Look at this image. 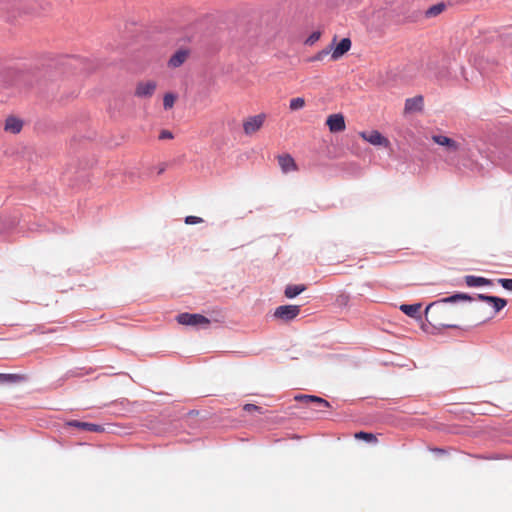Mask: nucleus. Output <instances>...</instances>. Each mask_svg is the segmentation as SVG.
<instances>
[{
  "label": "nucleus",
  "instance_id": "1",
  "mask_svg": "<svg viewBox=\"0 0 512 512\" xmlns=\"http://www.w3.org/2000/svg\"><path fill=\"white\" fill-rule=\"evenodd\" d=\"M183 24L177 27H170L163 30L157 28L153 32H251V28H240L237 22L235 13L232 12H216L207 13L203 15H196L194 12H189L186 19L183 20ZM131 26H137L136 21H125L124 30L120 27L117 32H134L129 28ZM135 32H150L149 30H135Z\"/></svg>",
  "mask_w": 512,
  "mask_h": 512
},
{
  "label": "nucleus",
  "instance_id": "2",
  "mask_svg": "<svg viewBox=\"0 0 512 512\" xmlns=\"http://www.w3.org/2000/svg\"><path fill=\"white\" fill-rule=\"evenodd\" d=\"M458 300L471 301V300H473V298L471 296H469L468 294L459 293V294H455L450 297L444 298L438 302L431 303L430 305L427 306V308L425 310V315H426L427 320L433 325H442V326L450 327L451 326L450 324L440 322L439 319L437 318L436 314L438 313V310L440 309V305L442 303H448V302L454 303V302H457Z\"/></svg>",
  "mask_w": 512,
  "mask_h": 512
},
{
  "label": "nucleus",
  "instance_id": "3",
  "mask_svg": "<svg viewBox=\"0 0 512 512\" xmlns=\"http://www.w3.org/2000/svg\"><path fill=\"white\" fill-rule=\"evenodd\" d=\"M295 400L307 404L317 412H322L330 407V403L318 396L313 395H297Z\"/></svg>",
  "mask_w": 512,
  "mask_h": 512
},
{
  "label": "nucleus",
  "instance_id": "4",
  "mask_svg": "<svg viewBox=\"0 0 512 512\" xmlns=\"http://www.w3.org/2000/svg\"><path fill=\"white\" fill-rule=\"evenodd\" d=\"M176 319L181 325L208 326L210 324V320L201 314L181 313Z\"/></svg>",
  "mask_w": 512,
  "mask_h": 512
},
{
  "label": "nucleus",
  "instance_id": "5",
  "mask_svg": "<svg viewBox=\"0 0 512 512\" xmlns=\"http://www.w3.org/2000/svg\"><path fill=\"white\" fill-rule=\"evenodd\" d=\"M300 313V306L298 305H282L275 309L274 317L288 322L296 318Z\"/></svg>",
  "mask_w": 512,
  "mask_h": 512
},
{
  "label": "nucleus",
  "instance_id": "6",
  "mask_svg": "<svg viewBox=\"0 0 512 512\" xmlns=\"http://www.w3.org/2000/svg\"><path fill=\"white\" fill-rule=\"evenodd\" d=\"M336 40L337 38L334 37L328 47L331 52V58L333 60H338L351 48V40L349 38H343L339 43H336Z\"/></svg>",
  "mask_w": 512,
  "mask_h": 512
},
{
  "label": "nucleus",
  "instance_id": "7",
  "mask_svg": "<svg viewBox=\"0 0 512 512\" xmlns=\"http://www.w3.org/2000/svg\"><path fill=\"white\" fill-rule=\"evenodd\" d=\"M265 118V114H258L245 119L243 122V130L245 134L251 135L260 130L264 124Z\"/></svg>",
  "mask_w": 512,
  "mask_h": 512
},
{
  "label": "nucleus",
  "instance_id": "8",
  "mask_svg": "<svg viewBox=\"0 0 512 512\" xmlns=\"http://www.w3.org/2000/svg\"><path fill=\"white\" fill-rule=\"evenodd\" d=\"M359 136L375 146H383L385 148L390 146V141L377 130H373L371 132H360Z\"/></svg>",
  "mask_w": 512,
  "mask_h": 512
},
{
  "label": "nucleus",
  "instance_id": "9",
  "mask_svg": "<svg viewBox=\"0 0 512 512\" xmlns=\"http://www.w3.org/2000/svg\"><path fill=\"white\" fill-rule=\"evenodd\" d=\"M157 88V83L154 80L140 81L135 87V96L139 98H150L153 96Z\"/></svg>",
  "mask_w": 512,
  "mask_h": 512
},
{
  "label": "nucleus",
  "instance_id": "10",
  "mask_svg": "<svg viewBox=\"0 0 512 512\" xmlns=\"http://www.w3.org/2000/svg\"><path fill=\"white\" fill-rule=\"evenodd\" d=\"M326 125L331 133L342 132L346 129L345 117L341 113L331 114L326 119Z\"/></svg>",
  "mask_w": 512,
  "mask_h": 512
},
{
  "label": "nucleus",
  "instance_id": "11",
  "mask_svg": "<svg viewBox=\"0 0 512 512\" xmlns=\"http://www.w3.org/2000/svg\"><path fill=\"white\" fill-rule=\"evenodd\" d=\"M432 140L434 143L445 147L448 153H457L460 149V144L457 141L444 135H433Z\"/></svg>",
  "mask_w": 512,
  "mask_h": 512
},
{
  "label": "nucleus",
  "instance_id": "12",
  "mask_svg": "<svg viewBox=\"0 0 512 512\" xmlns=\"http://www.w3.org/2000/svg\"><path fill=\"white\" fill-rule=\"evenodd\" d=\"M477 298L481 301L492 303L495 309V312H499L507 305V301L503 298H499L496 296H488L484 294H478Z\"/></svg>",
  "mask_w": 512,
  "mask_h": 512
},
{
  "label": "nucleus",
  "instance_id": "13",
  "mask_svg": "<svg viewBox=\"0 0 512 512\" xmlns=\"http://www.w3.org/2000/svg\"><path fill=\"white\" fill-rule=\"evenodd\" d=\"M189 51L185 49H180L175 52L171 58L169 59L168 65L172 68H177L181 66L188 58Z\"/></svg>",
  "mask_w": 512,
  "mask_h": 512
},
{
  "label": "nucleus",
  "instance_id": "14",
  "mask_svg": "<svg viewBox=\"0 0 512 512\" xmlns=\"http://www.w3.org/2000/svg\"><path fill=\"white\" fill-rule=\"evenodd\" d=\"M278 163L282 171L285 173L297 170V165L294 159L288 154L279 156Z\"/></svg>",
  "mask_w": 512,
  "mask_h": 512
},
{
  "label": "nucleus",
  "instance_id": "15",
  "mask_svg": "<svg viewBox=\"0 0 512 512\" xmlns=\"http://www.w3.org/2000/svg\"><path fill=\"white\" fill-rule=\"evenodd\" d=\"M423 107V97L422 96H415L413 98H408L405 101V112H414V111H420Z\"/></svg>",
  "mask_w": 512,
  "mask_h": 512
},
{
  "label": "nucleus",
  "instance_id": "16",
  "mask_svg": "<svg viewBox=\"0 0 512 512\" xmlns=\"http://www.w3.org/2000/svg\"><path fill=\"white\" fill-rule=\"evenodd\" d=\"M69 426L77 427L86 431L91 432H103L104 428L101 425L88 423V422H80V421H71L68 423Z\"/></svg>",
  "mask_w": 512,
  "mask_h": 512
},
{
  "label": "nucleus",
  "instance_id": "17",
  "mask_svg": "<svg viewBox=\"0 0 512 512\" xmlns=\"http://www.w3.org/2000/svg\"><path fill=\"white\" fill-rule=\"evenodd\" d=\"M465 283L469 287H479V286H486L491 285V280L483 277L473 276V275H467L464 278Z\"/></svg>",
  "mask_w": 512,
  "mask_h": 512
},
{
  "label": "nucleus",
  "instance_id": "18",
  "mask_svg": "<svg viewBox=\"0 0 512 512\" xmlns=\"http://www.w3.org/2000/svg\"><path fill=\"white\" fill-rule=\"evenodd\" d=\"M23 127V122L15 117H8L5 121V130L11 133H19Z\"/></svg>",
  "mask_w": 512,
  "mask_h": 512
},
{
  "label": "nucleus",
  "instance_id": "19",
  "mask_svg": "<svg viewBox=\"0 0 512 512\" xmlns=\"http://www.w3.org/2000/svg\"><path fill=\"white\" fill-rule=\"evenodd\" d=\"M420 309H421L420 304H412V305L402 304L400 306V310L403 313H405L407 316L412 317V318L420 317Z\"/></svg>",
  "mask_w": 512,
  "mask_h": 512
},
{
  "label": "nucleus",
  "instance_id": "20",
  "mask_svg": "<svg viewBox=\"0 0 512 512\" xmlns=\"http://www.w3.org/2000/svg\"><path fill=\"white\" fill-rule=\"evenodd\" d=\"M305 290H306V286L303 284L288 285L285 288L284 294L287 298H294Z\"/></svg>",
  "mask_w": 512,
  "mask_h": 512
},
{
  "label": "nucleus",
  "instance_id": "21",
  "mask_svg": "<svg viewBox=\"0 0 512 512\" xmlns=\"http://www.w3.org/2000/svg\"><path fill=\"white\" fill-rule=\"evenodd\" d=\"M24 379L23 376L19 374H3L0 373V384L3 383H17Z\"/></svg>",
  "mask_w": 512,
  "mask_h": 512
},
{
  "label": "nucleus",
  "instance_id": "22",
  "mask_svg": "<svg viewBox=\"0 0 512 512\" xmlns=\"http://www.w3.org/2000/svg\"><path fill=\"white\" fill-rule=\"evenodd\" d=\"M306 101L303 97L292 98L289 102L291 111H297L305 107Z\"/></svg>",
  "mask_w": 512,
  "mask_h": 512
},
{
  "label": "nucleus",
  "instance_id": "23",
  "mask_svg": "<svg viewBox=\"0 0 512 512\" xmlns=\"http://www.w3.org/2000/svg\"><path fill=\"white\" fill-rule=\"evenodd\" d=\"M355 438L359 439V440H364L368 443H376L377 442L376 435H374L373 433H368V432H364V431L357 432L355 434Z\"/></svg>",
  "mask_w": 512,
  "mask_h": 512
},
{
  "label": "nucleus",
  "instance_id": "24",
  "mask_svg": "<svg viewBox=\"0 0 512 512\" xmlns=\"http://www.w3.org/2000/svg\"><path fill=\"white\" fill-rule=\"evenodd\" d=\"M176 101V96L172 93H166L163 98V106L166 110L171 109Z\"/></svg>",
  "mask_w": 512,
  "mask_h": 512
},
{
  "label": "nucleus",
  "instance_id": "25",
  "mask_svg": "<svg viewBox=\"0 0 512 512\" xmlns=\"http://www.w3.org/2000/svg\"><path fill=\"white\" fill-rule=\"evenodd\" d=\"M497 282L506 290L512 291V279L500 278Z\"/></svg>",
  "mask_w": 512,
  "mask_h": 512
},
{
  "label": "nucleus",
  "instance_id": "26",
  "mask_svg": "<svg viewBox=\"0 0 512 512\" xmlns=\"http://www.w3.org/2000/svg\"><path fill=\"white\" fill-rule=\"evenodd\" d=\"M202 222H203V219L200 218V217H197V216H187L185 218V223L189 224V225L199 224V223H202Z\"/></svg>",
  "mask_w": 512,
  "mask_h": 512
},
{
  "label": "nucleus",
  "instance_id": "27",
  "mask_svg": "<svg viewBox=\"0 0 512 512\" xmlns=\"http://www.w3.org/2000/svg\"><path fill=\"white\" fill-rule=\"evenodd\" d=\"M329 53H330L329 48H326V49L318 52L311 60L312 61H321L324 58V56H326Z\"/></svg>",
  "mask_w": 512,
  "mask_h": 512
},
{
  "label": "nucleus",
  "instance_id": "28",
  "mask_svg": "<svg viewBox=\"0 0 512 512\" xmlns=\"http://www.w3.org/2000/svg\"><path fill=\"white\" fill-rule=\"evenodd\" d=\"M244 411L246 412H254V411H258V412H261L262 413V408L257 406V405H254V404H245L244 407H243Z\"/></svg>",
  "mask_w": 512,
  "mask_h": 512
},
{
  "label": "nucleus",
  "instance_id": "29",
  "mask_svg": "<svg viewBox=\"0 0 512 512\" xmlns=\"http://www.w3.org/2000/svg\"><path fill=\"white\" fill-rule=\"evenodd\" d=\"M172 138H173V134H172L171 131H169V130H162L160 132L159 139L164 140V139H172Z\"/></svg>",
  "mask_w": 512,
  "mask_h": 512
},
{
  "label": "nucleus",
  "instance_id": "30",
  "mask_svg": "<svg viewBox=\"0 0 512 512\" xmlns=\"http://www.w3.org/2000/svg\"><path fill=\"white\" fill-rule=\"evenodd\" d=\"M320 35L321 34H311V36L307 39L306 43H308V44L315 43L319 39Z\"/></svg>",
  "mask_w": 512,
  "mask_h": 512
},
{
  "label": "nucleus",
  "instance_id": "31",
  "mask_svg": "<svg viewBox=\"0 0 512 512\" xmlns=\"http://www.w3.org/2000/svg\"><path fill=\"white\" fill-rule=\"evenodd\" d=\"M477 32L482 33V32H489V31H488V30H485V29H478V31H477Z\"/></svg>",
  "mask_w": 512,
  "mask_h": 512
}]
</instances>
